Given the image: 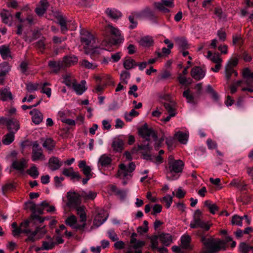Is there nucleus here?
<instances>
[{
  "label": "nucleus",
  "mask_w": 253,
  "mask_h": 253,
  "mask_svg": "<svg viewBox=\"0 0 253 253\" xmlns=\"http://www.w3.org/2000/svg\"><path fill=\"white\" fill-rule=\"evenodd\" d=\"M81 42L85 53L89 55L92 58H95L101 54L103 50H106L104 47H101L98 44L97 40L89 32L81 30Z\"/></svg>",
  "instance_id": "f257e3e1"
},
{
  "label": "nucleus",
  "mask_w": 253,
  "mask_h": 253,
  "mask_svg": "<svg viewBox=\"0 0 253 253\" xmlns=\"http://www.w3.org/2000/svg\"><path fill=\"white\" fill-rule=\"evenodd\" d=\"M168 165L166 169L167 178L171 180L177 179L183 168V162L180 160H175L172 156H170L168 159Z\"/></svg>",
  "instance_id": "f03ea898"
},
{
  "label": "nucleus",
  "mask_w": 253,
  "mask_h": 253,
  "mask_svg": "<svg viewBox=\"0 0 253 253\" xmlns=\"http://www.w3.org/2000/svg\"><path fill=\"white\" fill-rule=\"evenodd\" d=\"M201 242L206 250L205 252L203 251L202 253H215L220 250L225 249V243L220 239H215L212 237L207 238L202 236Z\"/></svg>",
  "instance_id": "7ed1b4c3"
},
{
  "label": "nucleus",
  "mask_w": 253,
  "mask_h": 253,
  "mask_svg": "<svg viewBox=\"0 0 253 253\" xmlns=\"http://www.w3.org/2000/svg\"><path fill=\"white\" fill-rule=\"evenodd\" d=\"M135 169V165L133 162H131L128 166L124 164L119 165V169L118 171V176L123 179V184L126 185L127 182L125 179H129L132 176V172Z\"/></svg>",
  "instance_id": "20e7f679"
},
{
  "label": "nucleus",
  "mask_w": 253,
  "mask_h": 253,
  "mask_svg": "<svg viewBox=\"0 0 253 253\" xmlns=\"http://www.w3.org/2000/svg\"><path fill=\"white\" fill-rule=\"evenodd\" d=\"M212 224L209 221H205L202 219V212L197 210L194 213L193 218L191 221L190 227L192 228H201L206 231L210 229Z\"/></svg>",
  "instance_id": "39448f33"
},
{
  "label": "nucleus",
  "mask_w": 253,
  "mask_h": 253,
  "mask_svg": "<svg viewBox=\"0 0 253 253\" xmlns=\"http://www.w3.org/2000/svg\"><path fill=\"white\" fill-rule=\"evenodd\" d=\"M151 247L157 248L159 245V241L164 246H169L172 243V237L170 234L161 233L150 238Z\"/></svg>",
  "instance_id": "423d86ee"
},
{
  "label": "nucleus",
  "mask_w": 253,
  "mask_h": 253,
  "mask_svg": "<svg viewBox=\"0 0 253 253\" xmlns=\"http://www.w3.org/2000/svg\"><path fill=\"white\" fill-rule=\"evenodd\" d=\"M97 165L98 169L100 171L113 169L112 158L110 155L106 154H102L99 157Z\"/></svg>",
  "instance_id": "0eeeda50"
},
{
  "label": "nucleus",
  "mask_w": 253,
  "mask_h": 253,
  "mask_svg": "<svg viewBox=\"0 0 253 253\" xmlns=\"http://www.w3.org/2000/svg\"><path fill=\"white\" fill-rule=\"evenodd\" d=\"M32 160L34 162L38 160H44L45 156L42 153V150L37 141L32 144Z\"/></svg>",
  "instance_id": "6e6552de"
},
{
  "label": "nucleus",
  "mask_w": 253,
  "mask_h": 253,
  "mask_svg": "<svg viewBox=\"0 0 253 253\" xmlns=\"http://www.w3.org/2000/svg\"><path fill=\"white\" fill-rule=\"evenodd\" d=\"M46 233L45 227H37L35 231L29 235V238L26 239V242H34L42 238Z\"/></svg>",
  "instance_id": "1a4fd4ad"
},
{
  "label": "nucleus",
  "mask_w": 253,
  "mask_h": 253,
  "mask_svg": "<svg viewBox=\"0 0 253 253\" xmlns=\"http://www.w3.org/2000/svg\"><path fill=\"white\" fill-rule=\"evenodd\" d=\"M105 30L106 32L117 38L115 42L116 43L123 42L124 39L122 36L121 32L117 28L114 27L112 24H108L105 27Z\"/></svg>",
  "instance_id": "9d476101"
},
{
  "label": "nucleus",
  "mask_w": 253,
  "mask_h": 253,
  "mask_svg": "<svg viewBox=\"0 0 253 253\" xmlns=\"http://www.w3.org/2000/svg\"><path fill=\"white\" fill-rule=\"evenodd\" d=\"M153 5L154 7L158 10L164 13H167L169 10L166 7H173V0H162L161 2H156L154 3Z\"/></svg>",
  "instance_id": "9b49d317"
},
{
  "label": "nucleus",
  "mask_w": 253,
  "mask_h": 253,
  "mask_svg": "<svg viewBox=\"0 0 253 253\" xmlns=\"http://www.w3.org/2000/svg\"><path fill=\"white\" fill-rule=\"evenodd\" d=\"M108 214L104 210H100L97 211V214L95 216L93 220V225L98 227L103 224L107 220Z\"/></svg>",
  "instance_id": "f8f14e48"
},
{
  "label": "nucleus",
  "mask_w": 253,
  "mask_h": 253,
  "mask_svg": "<svg viewBox=\"0 0 253 253\" xmlns=\"http://www.w3.org/2000/svg\"><path fill=\"white\" fill-rule=\"evenodd\" d=\"M67 205L70 207H75L80 203L81 194L74 192H69L67 193Z\"/></svg>",
  "instance_id": "ddd939ff"
},
{
  "label": "nucleus",
  "mask_w": 253,
  "mask_h": 253,
  "mask_svg": "<svg viewBox=\"0 0 253 253\" xmlns=\"http://www.w3.org/2000/svg\"><path fill=\"white\" fill-rule=\"evenodd\" d=\"M66 223L73 229L77 230H83L84 228V224L82 223L81 224H79L77 223V220L76 216L74 215L69 216L66 220Z\"/></svg>",
  "instance_id": "4468645a"
},
{
  "label": "nucleus",
  "mask_w": 253,
  "mask_h": 253,
  "mask_svg": "<svg viewBox=\"0 0 253 253\" xmlns=\"http://www.w3.org/2000/svg\"><path fill=\"white\" fill-rule=\"evenodd\" d=\"M139 134L147 141H148L151 137H153L155 140L156 138V135L154 130L148 127H143L139 129Z\"/></svg>",
  "instance_id": "2eb2a0df"
},
{
  "label": "nucleus",
  "mask_w": 253,
  "mask_h": 253,
  "mask_svg": "<svg viewBox=\"0 0 253 253\" xmlns=\"http://www.w3.org/2000/svg\"><path fill=\"white\" fill-rule=\"evenodd\" d=\"M189 135V132L187 130L178 131L175 133L174 137L181 144H186L188 141Z\"/></svg>",
  "instance_id": "dca6fc26"
},
{
  "label": "nucleus",
  "mask_w": 253,
  "mask_h": 253,
  "mask_svg": "<svg viewBox=\"0 0 253 253\" xmlns=\"http://www.w3.org/2000/svg\"><path fill=\"white\" fill-rule=\"evenodd\" d=\"M191 75L194 79L200 80L205 76L206 71L201 67L196 66L192 69Z\"/></svg>",
  "instance_id": "f3484780"
},
{
  "label": "nucleus",
  "mask_w": 253,
  "mask_h": 253,
  "mask_svg": "<svg viewBox=\"0 0 253 253\" xmlns=\"http://www.w3.org/2000/svg\"><path fill=\"white\" fill-rule=\"evenodd\" d=\"M32 116V120L34 123L36 125L40 124L43 120V115L39 110L34 109L30 112Z\"/></svg>",
  "instance_id": "a211bd4d"
},
{
  "label": "nucleus",
  "mask_w": 253,
  "mask_h": 253,
  "mask_svg": "<svg viewBox=\"0 0 253 253\" xmlns=\"http://www.w3.org/2000/svg\"><path fill=\"white\" fill-rule=\"evenodd\" d=\"M27 164V161L25 159L20 160H15L12 162L11 167L15 169L22 171L26 168Z\"/></svg>",
  "instance_id": "6ab92c4d"
},
{
  "label": "nucleus",
  "mask_w": 253,
  "mask_h": 253,
  "mask_svg": "<svg viewBox=\"0 0 253 253\" xmlns=\"http://www.w3.org/2000/svg\"><path fill=\"white\" fill-rule=\"evenodd\" d=\"M85 83L84 80L82 81L80 83L74 82L72 86L77 94L81 95L86 90Z\"/></svg>",
  "instance_id": "aec40b11"
},
{
  "label": "nucleus",
  "mask_w": 253,
  "mask_h": 253,
  "mask_svg": "<svg viewBox=\"0 0 253 253\" xmlns=\"http://www.w3.org/2000/svg\"><path fill=\"white\" fill-rule=\"evenodd\" d=\"M62 173L66 176L70 177L72 180H79L81 176L78 172H75L72 167L64 169Z\"/></svg>",
  "instance_id": "412c9836"
},
{
  "label": "nucleus",
  "mask_w": 253,
  "mask_h": 253,
  "mask_svg": "<svg viewBox=\"0 0 253 253\" xmlns=\"http://www.w3.org/2000/svg\"><path fill=\"white\" fill-rule=\"evenodd\" d=\"M5 123L8 130L15 133L19 128V124L15 119H6Z\"/></svg>",
  "instance_id": "4be33fe9"
},
{
  "label": "nucleus",
  "mask_w": 253,
  "mask_h": 253,
  "mask_svg": "<svg viewBox=\"0 0 253 253\" xmlns=\"http://www.w3.org/2000/svg\"><path fill=\"white\" fill-rule=\"evenodd\" d=\"M106 15L113 20H117L122 16V13L119 10L112 8H107L105 11Z\"/></svg>",
  "instance_id": "5701e85b"
},
{
  "label": "nucleus",
  "mask_w": 253,
  "mask_h": 253,
  "mask_svg": "<svg viewBox=\"0 0 253 253\" xmlns=\"http://www.w3.org/2000/svg\"><path fill=\"white\" fill-rule=\"evenodd\" d=\"M48 6L47 0H41L39 5L35 9L37 14L40 16L43 15Z\"/></svg>",
  "instance_id": "b1692460"
},
{
  "label": "nucleus",
  "mask_w": 253,
  "mask_h": 253,
  "mask_svg": "<svg viewBox=\"0 0 253 253\" xmlns=\"http://www.w3.org/2000/svg\"><path fill=\"white\" fill-rule=\"evenodd\" d=\"M29 224L30 222L28 220H25L21 223L20 226L19 227V235L21 233H23L26 234L27 236V238H29V235L32 233V231L28 228Z\"/></svg>",
  "instance_id": "393cba45"
},
{
  "label": "nucleus",
  "mask_w": 253,
  "mask_h": 253,
  "mask_svg": "<svg viewBox=\"0 0 253 253\" xmlns=\"http://www.w3.org/2000/svg\"><path fill=\"white\" fill-rule=\"evenodd\" d=\"M62 165V162L58 158L52 157L49 160V167L52 170L59 169Z\"/></svg>",
  "instance_id": "a878e982"
},
{
  "label": "nucleus",
  "mask_w": 253,
  "mask_h": 253,
  "mask_svg": "<svg viewBox=\"0 0 253 253\" xmlns=\"http://www.w3.org/2000/svg\"><path fill=\"white\" fill-rule=\"evenodd\" d=\"M78 59L77 56L70 55L64 57L62 61L64 67H68L74 65L78 62Z\"/></svg>",
  "instance_id": "bb28decb"
},
{
  "label": "nucleus",
  "mask_w": 253,
  "mask_h": 253,
  "mask_svg": "<svg viewBox=\"0 0 253 253\" xmlns=\"http://www.w3.org/2000/svg\"><path fill=\"white\" fill-rule=\"evenodd\" d=\"M145 245V242L143 241L137 240L136 242H134L131 245V248L136 250L134 253H133L132 251L129 249L126 253H142V251L139 250V249L142 248Z\"/></svg>",
  "instance_id": "cd10ccee"
},
{
  "label": "nucleus",
  "mask_w": 253,
  "mask_h": 253,
  "mask_svg": "<svg viewBox=\"0 0 253 253\" xmlns=\"http://www.w3.org/2000/svg\"><path fill=\"white\" fill-rule=\"evenodd\" d=\"M181 246L182 248L186 249H191L192 247L190 244L191 237L188 234H184L181 237Z\"/></svg>",
  "instance_id": "c85d7f7f"
},
{
  "label": "nucleus",
  "mask_w": 253,
  "mask_h": 253,
  "mask_svg": "<svg viewBox=\"0 0 253 253\" xmlns=\"http://www.w3.org/2000/svg\"><path fill=\"white\" fill-rule=\"evenodd\" d=\"M51 84L48 82L40 83V88L41 89V92L45 94L47 97L50 98L51 95V89L48 86H50Z\"/></svg>",
  "instance_id": "c756f323"
},
{
  "label": "nucleus",
  "mask_w": 253,
  "mask_h": 253,
  "mask_svg": "<svg viewBox=\"0 0 253 253\" xmlns=\"http://www.w3.org/2000/svg\"><path fill=\"white\" fill-rule=\"evenodd\" d=\"M206 57L215 64L222 62V59L219 54L216 53L213 54L211 51H208V54L206 56Z\"/></svg>",
  "instance_id": "7c9ffc66"
},
{
  "label": "nucleus",
  "mask_w": 253,
  "mask_h": 253,
  "mask_svg": "<svg viewBox=\"0 0 253 253\" xmlns=\"http://www.w3.org/2000/svg\"><path fill=\"white\" fill-rule=\"evenodd\" d=\"M153 42L154 41L153 38L148 36L142 37L139 41L140 45L146 47L152 46Z\"/></svg>",
  "instance_id": "2f4dec72"
},
{
  "label": "nucleus",
  "mask_w": 253,
  "mask_h": 253,
  "mask_svg": "<svg viewBox=\"0 0 253 253\" xmlns=\"http://www.w3.org/2000/svg\"><path fill=\"white\" fill-rule=\"evenodd\" d=\"M124 145V141L120 139H115L112 144V147L114 151L116 152H121L123 149Z\"/></svg>",
  "instance_id": "473e14b6"
},
{
  "label": "nucleus",
  "mask_w": 253,
  "mask_h": 253,
  "mask_svg": "<svg viewBox=\"0 0 253 253\" xmlns=\"http://www.w3.org/2000/svg\"><path fill=\"white\" fill-rule=\"evenodd\" d=\"M48 65L53 72H58L61 68L64 67V64L60 61H50L48 62Z\"/></svg>",
  "instance_id": "72a5a7b5"
},
{
  "label": "nucleus",
  "mask_w": 253,
  "mask_h": 253,
  "mask_svg": "<svg viewBox=\"0 0 253 253\" xmlns=\"http://www.w3.org/2000/svg\"><path fill=\"white\" fill-rule=\"evenodd\" d=\"M242 75L244 79L242 82L248 83L249 82H253L252 80H253V72H251L248 68L243 70Z\"/></svg>",
  "instance_id": "f704fd0d"
},
{
  "label": "nucleus",
  "mask_w": 253,
  "mask_h": 253,
  "mask_svg": "<svg viewBox=\"0 0 253 253\" xmlns=\"http://www.w3.org/2000/svg\"><path fill=\"white\" fill-rule=\"evenodd\" d=\"M96 195L95 192L91 191H83L81 193V197L84 200H93Z\"/></svg>",
  "instance_id": "c9c22d12"
},
{
  "label": "nucleus",
  "mask_w": 253,
  "mask_h": 253,
  "mask_svg": "<svg viewBox=\"0 0 253 253\" xmlns=\"http://www.w3.org/2000/svg\"><path fill=\"white\" fill-rule=\"evenodd\" d=\"M0 16L2 18V21L9 26L12 25V22L10 21L9 18L12 17L11 13L8 10L3 9L0 13Z\"/></svg>",
  "instance_id": "e433bc0d"
},
{
  "label": "nucleus",
  "mask_w": 253,
  "mask_h": 253,
  "mask_svg": "<svg viewBox=\"0 0 253 253\" xmlns=\"http://www.w3.org/2000/svg\"><path fill=\"white\" fill-rule=\"evenodd\" d=\"M0 54L2 58L4 60L11 58L9 49L6 45L0 46Z\"/></svg>",
  "instance_id": "4c0bfd02"
},
{
  "label": "nucleus",
  "mask_w": 253,
  "mask_h": 253,
  "mask_svg": "<svg viewBox=\"0 0 253 253\" xmlns=\"http://www.w3.org/2000/svg\"><path fill=\"white\" fill-rule=\"evenodd\" d=\"M0 99L3 101L12 99V94L9 89L8 88H4L0 90Z\"/></svg>",
  "instance_id": "58836bf2"
},
{
  "label": "nucleus",
  "mask_w": 253,
  "mask_h": 253,
  "mask_svg": "<svg viewBox=\"0 0 253 253\" xmlns=\"http://www.w3.org/2000/svg\"><path fill=\"white\" fill-rule=\"evenodd\" d=\"M47 239L49 240L47 241H43L41 249L42 250H49L53 248L55 243L53 242L52 239L49 237L47 236Z\"/></svg>",
  "instance_id": "ea45409f"
},
{
  "label": "nucleus",
  "mask_w": 253,
  "mask_h": 253,
  "mask_svg": "<svg viewBox=\"0 0 253 253\" xmlns=\"http://www.w3.org/2000/svg\"><path fill=\"white\" fill-rule=\"evenodd\" d=\"M75 208H76V210L77 211V214L80 216L81 218V222L83 224H85V221H86V215L84 212V207H75Z\"/></svg>",
  "instance_id": "a19ab883"
},
{
  "label": "nucleus",
  "mask_w": 253,
  "mask_h": 253,
  "mask_svg": "<svg viewBox=\"0 0 253 253\" xmlns=\"http://www.w3.org/2000/svg\"><path fill=\"white\" fill-rule=\"evenodd\" d=\"M14 132H10L5 135L2 139V143L5 145H9L11 143L14 139Z\"/></svg>",
  "instance_id": "79ce46f5"
},
{
  "label": "nucleus",
  "mask_w": 253,
  "mask_h": 253,
  "mask_svg": "<svg viewBox=\"0 0 253 253\" xmlns=\"http://www.w3.org/2000/svg\"><path fill=\"white\" fill-rule=\"evenodd\" d=\"M204 205L208 208L210 212L213 214L218 210V207L216 204L211 202L209 201H206L204 203Z\"/></svg>",
  "instance_id": "37998d69"
},
{
  "label": "nucleus",
  "mask_w": 253,
  "mask_h": 253,
  "mask_svg": "<svg viewBox=\"0 0 253 253\" xmlns=\"http://www.w3.org/2000/svg\"><path fill=\"white\" fill-rule=\"evenodd\" d=\"M63 79L62 83L69 87H71L75 82L74 80L71 79V74L70 73H66L63 75Z\"/></svg>",
  "instance_id": "c03bdc74"
},
{
  "label": "nucleus",
  "mask_w": 253,
  "mask_h": 253,
  "mask_svg": "<svg viewBox=\"0 0 253 253\" xmlns=\"http://www.w3.org/2000/svg\"><path fill=\"white\" fill-rule=\"evenodd\" d=\"M232 74H234L235 76L238 75L237 72H236L233 68H231V66H229V64L226 65L225 69V76L226 80H229Z\"/></svg>",
  "instance_id": "a18cd8bd"
},
{
  "label": "nucleus",
  "mask_w": 253,
  "mask_h": 253,
  "mask_svg": "<svg viewBox=\"0 0 253 253\" xmlns=\"http://www.w3.org/2000/svg\"><path fill=\"white\" fill-rule=\"evenodd\" d=\"M42 146L48 150H52L55 146V143L52 139L46 138L43 143Z\"/></svg>",
  "instance_id": "49530a36"
},
{
  "label": "nucleus",
  "mask_w": 253,
  "mask_h": 253,
  "mask_svg": "<svg viewBox=\"0 0 253 253\" xmlns=\"http://www.w3.org/2000/svg\"><path fill=\"white\" fill-rule=\"evenodd\" d=\"M239 250L240 252H248L252 251L253 253V246L247 244L245 242H242L239 245Z\"/></svg>",
  "instance_id": "de8ad7c7"
},
{
  "label": "nucleus",
  "mask_w": 253,
  "mask_h": 253,
  "mask_svg": "<svg viewBox=\"0 0 253 253\" xmlns=\"http://www.w3.org/2000/svg\"><path fill=\"white\" fill-rule=\"evenodd\" d=\"M175 41L179 46L182 49L188 48V44L186 40L183 38H177L175 39Z\"/></svg>",
  "instance_id": "09e8293b"
},
{
  "label": "nucleus",
  "mask_w": 253,
  "mask_h": 253,
  "mask_svg": "<svg viewBox=\"0 0 253 253\" xmlns=\"http://www.w3.org/2000/svg\"><path fill=\"white\" fill-rule=\"evenodd\" d=\"M26 89L29 92L36 91L40 88V84L38 83H28L26 84Z\"/></svg>",
  "instance_id": "8fccbe9b"
},
{
  "label": "nucleus",
  "mask_w": 253,
  "mask_h": 253,
  "mask_svg": "<svg viewBox=\"0 0 253 253\" xmlns=\"http://www.w3.org/2000/svg\"><path fill=\"white\" fill-rule=\"evenodd\" d=\"M27 173L33 178H36L39 175L38 169L34 165L27 170Z\"/></svg>",
  "instance_id": "3c124183"
},
{
  "label": "nucleus",
  "mask_w": 253,
  "mask_h": 253,
  "mask_svg": "<svg viewBox=\"0 0 253 253\" xmlns=\"http://www.w3.org/2000/svg\"><path fill=\"white\" fill-rule=\"evenodd\" d=\"M81 64L82 66L88 69L93 70L96 69L97 67V65L96 63L89 62L85 59L83 60L81 62Z\"/></svg>",
  "instance_id": "603ef678"
},
{
  "label": "nucleus",
  "mask_w": 253,
  "mask_h": 253,
  "mask_svg": "<svg viewBox=\"0 0 253 253\" xmlns=\"http://www.w3.org/2000/svg\"><path fill=\"white\" fill-rule=\"evenodd\" d=\"M149 229L148 228V222L146 220L143 221V226H139L137 228V232L138 234L142 235L148 232Z\"/></svg>",
  "instance_id": "864d4df0"
},
{
  "label": "nucleus",
  "mask_w": 253,
  "mask_h": 253,
  "mask_svg": "<svg viewBox=\"0 0 253 253\" xmlns=\"http://www.w3.org/2000/svg\"><path fill=\"white\" fill-rule=\"evenodd\" d=\"M19 69L20 72L25 75H29L31 74V71L28 70V64L25 61L21 62L20 65Z\"/></svg>",
  "instance_id": "5fc2aeb1"
},
{
  "label": "nucleus",
  "mask_w": 253,
  "mask_h": 253,
  "mask_svg": "<svg viewBox=\"0 0 253 253\" xmlns=\"http://www.w3.org/2000/svg\"><path fill=\"white\" fill-rule=\"evenodd\" d=\"M10 70L9 66L6 62H3L0 65V76H4Z\"/></svg>",
  "instance_id": "6e6d98bb"
},
{
  "label": "nucleus",
  "mask_w": 253,
  "mask_h": 253,
  "mask_svg": "<svg viewBox=\"0 0 253 253\" xmlns=\"http://www.w3.org/2000/svg\"><path fill=\"white\" fill-rule=\"evenodd\" d=\"M243 219V216L235 215L232 217L231 222L232 224L242 226Z\"/></svg>",
  "instance_id": "4d7b16f0"
},
{
  "label": "nucleus",
  "mask_w": 253,
  "mask_h": 253,
  "mask_svg": "<svg viewBox=\"0 0 253 253\" xmlns=\"http://www.w3.org/2000/svg\"><path fill=\"white\" fill-rule=\"evenodd\" d=\"M135 66L134 60L130 58L126 59L124 62V66L127 70L130 69Z\"/></svg>",
  "instance_id": "13d9d810"
},
{
  "label": "nucleus",
  "mask_w": 253,
  "mask_h": 253,
  "mask_svg": "<svg viewBox=\"0 0 253 253\" xmlns=\"http://www.w3.org/2000/svg\"><path fill=\"white\" fill-rule=\"evenodd\" d=\"M130 78V74L129 72L126 71H123L122 72L120 75V80L122 83L127 84L128 83V80Z\"/></svg>",
  "instance_id": "bf43d9fd"
},
{
  "label": "nucleus",
  "mask_w": 253,
  "mask_h": 253,
  "mask_svg": "<svg viewBox=\"0 0 253 253\" xmlns=\"http://www.w3.org/2000/svg\"><path fill=\"white\" fill-rule=\"evenodd\" d=\"M172 196L167 195L163 198V201L166 203L167 208H169L172 202L173 196L175 195L174 192H172Z\"/></svg>",
  "instance_id": "052dcab7"
},
{
  "label": "nucleus",
  "mask_w": 253,
  "mask_h": 253,
  "mask_svg": "<svg viewBox=\"0 0 253 253\" xmlns=\"http://www.w3.org/2000/svg\"><path fill=\"white\" fill-rule=\"evenodd\" d=\"M165 108L168 111L169 113H175V105L173 102L165 103L164 104Z\"/></svg>",
  "instance_id": "680f3d73"
},
{
  "label": "nucleus",
  "mask_w": 253,
  "mask_h": 253,
  "mask_svg": "<svg viewBox=\"0 0 253 253\" xmlns=\"http://www.w3.org/2000/svg\"><path fill=\"white\" fill-rule=\"evenodd\" d=\"M144 158L146 159H150L154 162L158 164H160L162 162V158L160 155H158L157 156H144Z\"/></svg>",
  "instance_id": "e2e57ef3"
},
{
  "label": "nucleus",
  "mask_w": 253,
  "mask_h": 253,
  "mask_svg": "<svg viewBox=\"0 0 253 253\" xmlns=\"http://www.w3.org/2000/svg\"><path fill=\"white\" fill-rule=\"evenodd\" d=\"M152 214L154 215H156L158 213H160L162 210V206L160 204H155L152 207Z\"/></svg>",
  "instance_id": "0e129e2a"
},
{
  "label": "nucleus",
  "mask_w": 253,
  "mask_h": 253,
  "mask_svg": "<svg viewBox=\"0 0 253 253\" xmlns=\"http://www.w3.org/2000/svg\"><path fill=\"white\" fill-rule=\"evenodd\" d=\"M59 23L61 26V30L63 32L66 31L67 30V28L66 27V23L65 19L59 15Z\"/></svg>",
  "instance_id": "69168bd1"
},
{
  "label": "nucleus",
  "mask_w": 253,
  "mask_h": 253,
  "mask_svg": "<svg viewBox=\"0 0 253 253\" xmlns=\"http://www.w3.org/2000/svg\"><path fill=\"white\" fill-rule=\"evenodd\" d=\"M214 14L220 19H224L226 18V15L224 13L222 10L219 8H216L214 11Z\"/></svg>",
  "instance_id": "338daca9"
},
{
  "label": "nucleus",
  "mask_w": 253,
  "mask_h": 253,
  "mask_svg": "<svg viewBox=\"0 0 253 253\" xmlns=\"http://www.w3.org/2000/svg\"><path fill=\"white\" fill-rule=\"evenodd\" d=\"M108 235L109 238L113 241H116L119 239L117 235L113 230H109L108 231Z\"/></svg>",
  "instance_id": "774afa93"
}]
</instances>
